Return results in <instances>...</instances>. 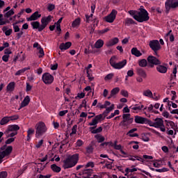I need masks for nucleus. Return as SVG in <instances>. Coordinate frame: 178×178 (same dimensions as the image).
Listing matches in <instances>:
<instances>
[{
  "mask_svg": "<svg viewBox=\"0 0 178 178\" xmlns=\"http://www.w3.org/2000/svg\"><path fill=\"white\" fill-rule=\"evenodd\" d=\"M52 177L51 175H40L38 178H51Z\"/></svg>",
  "mask_w": 178,
  "mask_h": 178,
  "instance_id": "64",
  "label": "nucleus"
},
{
  "mask_svg": "<svg viewBox=\"0 0 178 178\" xmlns=\"http://www.w3.org/2000/svg\"><path fill=\"white\" fill-rule=\"evenodd\" d=\"M8 177V172L6 171L0 172V178H6Z\"/></svg>",
  "mask_w": 178,
  "mask_h": 178,
  "instance_id": "55",
  "label": "nucleus"
},
{
  "mask_svg": "<svg viewBox=\"0 0 178 178\" xmlns=\"http://www.w3.org/2000/svg\"><path fill=\"white\" fill-rule=\"evenodd\" d=\"M133 122H134V120H129L128 121H121L120 122V126H122V127H124V129H129V127H130V124H131V123H133Z\"/></svg>",
  "mask_w": 178,
  "mask_h": 178,
  "instance_id": "19",
  "label": "nucleus"
},
{
  "mask_svg": "<svg viewBox=\"0 0 178 178\" xmlns=\"http://www.w3.org/2000/svg\"><path fill=\"white\" fill-rule=\"evenodd\" d=\"M95 138L97 140L98 143H104V141H105V137L102 136L101 134L95 135Z\"/></svg>",
  "mask_w": 178,
  "mask_h": 178,
  "instance_id": "36",
  "label": "nucleus"
},
{
  "mask_svg": "<svg viewBox=\"0 0 178 178\" xmlns=\"http://www.w3.org/2000/svg\"><path fill=\"white\" fill-rule=\"evenodd\" d=\"M89 130L91 131L92 134H98V133H101L102 131V127H99L98 128H97V126L90 127Z\"/></svg>",
  "mask_w": 178,
  "mask_h": 178,
  "instance_id": "20",
  "label": "nucleus"
},
{
  "mask_svg": "<svg viewBox=\"0 0 178 178\" xmlns=\"http://www.w3.org/2000/svg\"><path fill=\"white\" fill-rule=\"evenodd\" d=\"M121 95H122L123 97H125L126 98H127V97H129V92H127V90H121Z\"/></svg>",
  "mask_w": 178,
  "mask_h": 178,
  "instance_id": "62",
  "label": "nucleus"
},
{
  "mask_svg": "<svg viewBox=\"0 0 178 178\" xmlns=\"http://www.w3.org/2000/svg\"><path fill=\"white\" fill-rule=\"evenodd\" d=\"M109 63L113 69H117L118 70H120V69H123L126 65H127V60L124 59L118 63L115 62V59L113 57H111L109 60Z\"/></svg>",
  "mask_w": 178,
  "mask_h": 178,
  "instance_id": "4",
  "label": "nucleus"
},
{
  "mask_svg": "<svg viewBox=\"0 0 178 178\" xmlns=\"http://www.w3.org/2000/svg\"><path fill=\"white\" fill-rule=\"evenodd\" d=\"M31 25L33 30L38 29L39 32L42 31V30L40 31V29H41V24H40V22H38V21L32 22H31Z\"/></svg>",
  "mask_w": 178,
  "mask_h": 178,
  "instance_id": "21",
  "label": "nucleus"
},
{
  "mask_svg": "<svg viewBox=\"0 0 178 178\" xmlns=\"http://www.w3.org/2000/svg\"><path fill=\"white\" fill-rule=\"evenodd\" d=\"M30 104V97L29 95L26 96L24 99V100L22 102L19 109H22V108H24V106H27Z\"/></svg>",
  "mask_w": 178,
  "mask_h": 178,
  "instance_id": "18",
  "label": "nucleus"
},
{
  "mask_svg": "<svg viewBox=\"0 0 178 178\" xmlns=\"http://www.w3.org/2000/svg\"><path fill=\"white\" fill-rule=\"evenodd\" d=\"M97 123H98V122H97V120L95 118H93L92 120V122L89 123V126H95H95H97Z\"/></svg>",
  "mask_w": 178,
  "mask_h": 178,
  "instance_id": "63",
  "label": "nucleus"
},
{
  "mask_svg": "<svg viewBox=\"0 0 178 178\" xmlns=\"http://www.w3.org/2000/svg\"><path fill=\"white\" fill-rule=\"evenodd\" d=\"M116 15H118V10L113 9L111 13L104 17L105 22L107 23H113L115 22V19H116Z\"/></svg>",
  "mask_w": 178,
  "mask_h": 178,
  "instance_id": "10",
  "label": "nucleus"
},
{
  "mask_svg": "<svg viewBox=\"0 0 178 178\" xmlns=\"http://www.w3.org/2000/svg\"><path fill=\"white\" fill-rule=\"evenodd\" d=\"M110 145H111V147H113L115 149H117L118 151H120V149H122V145H118V141H115L114 144L112 142H110Z\"/></svg>",
  "mask_w": 178,
  "mask_h": 178,
  "instance_id": "34",
  "label": "nucleus"
},
{
  "mask_svg": "<svg viewBox=\"0 0 178 178\" xmlns=\"http://www.w3.org/2000/svg\"><path fill=\"white\" fill-rule=\"evenodd\" d=\"M10 56H9V55H6V54H5V55H3V56H2V60L3 61V62H8L9 61V58H10Z\"/></svg>",
  "mask_w": 178,
  "mask_h": 178,
  "instance_id": "59",
  "label": "nucleus"
},
{
  "mask_svg": "<svg viewBox=\"0 0 178 178\" xmlns=\"http://www.w3.org/2000/svg\"><path fill=\"white\" fill-rule=\"evenodd\" d=\"M34 133H35V130L33 128H29L27 131V136H26V141L30 143L31 141V138L33 137Z\"/></svg>",
  "mask_w": 178,
  "mask_h": 178,
  "instance_id": "17",
  "label": "nucleus"
},
{
  "mask_svg": "<svg viewBox=\"0 0 178 178\" xmlns=\"http://www.w3.org/2000/svg\"><path fill=\"white\" fill-rule=\"evenodd\" d=\"M156 70L159 73L165 74L168 72V67L160 64L157 65Z\"/></svg>",
  "mask_w": 178,
  "mask_h": 178,
  "instance_id": "22",
  "label": "nucleus"
},
{
  "mask_svg": "<svg viewBox=\"0 0 178 178\" xmlns=\"http://www.w3.org/2000/svg\"><path fill=\"white\" fill-rule=\"evenodd\" d=\"M23 34H24V32H23V30H22V29H21V31L19 30V33H17L16 34L15 40H20V38H22V35H23Z\"/></svg>",
  "mask_w": 178,
  "mask_h": 178,
  "instance_id": "50",
  "label": "nucleus"
},
{
  "mask_svg": "<svg viewBox=\"0 0 178 178\" xmlns=\"http://www.w3.org/2000/svg\"><path fill=\"white\" fill-rule=\"evenodd\" d=\"M96 122H100V120H104V114H99L95 117Z\"/></svg>",
  "mask_w": 178,
  "mask_h": 178,
  "instance_id": "49",
  "label": "nucleus"
},
{
  "mask_svg": "<svg viewBox=\"0 0 178 178\" xmlns=\"http://www.w3.org/2000/svg\"><path fill=\"white\" fill-rule=\"evenodd\" d=\"M38 51H39V54L40 55L38 56V58H42V56H44V55H45V54L44 53V49H42V47H41V46H40L38 48Z\"/></svg>",
  "mask_w": 178,
  "mask_h": 178,
  "instance_id": "48",
  "label": "nucleus"
},
{
  "mask_svg": "<svg viewBox=\"0 0 178 178\" xmlns=\"http://www.w3.org/2000/svg\"><path fill=\"white\" fill-rule=\"evenodd\" d=\"M130 109H132L133 111H141V109H143V108H144V105H140L139 106L138 104H136L134 106H131Z\"/></svg>",
  "mask_w": 178,
  "mask_h": 178,
  "instance_id": "33",
  "label": "nucleus"
},
{
  "mask_svg": "<svg viewBox=\"0 0 178 178\" xmlns=\"http://www.w3.org/2000/svg\"><path fill=\"white\" fill-rule=\"evenodd\" d=\"M147 62L149 67H154V65L158 66V65H161L162 63L159 59L154 56H149L147 57Z\"/></svg>",
  "mask_w": 178,
  "mask_h": 178,
  "instance_id": "8",
  "label": "nucleus"
},
{
  "mask_svg": "<svg viewBox=\"0 0 178 178\" xmlns=\"http://www.w3.org/2000/svg\"><path fill=\"white\" fill-rule=\"evenodd\" d=\"M41 17V14L38 11L33 13L29 17L27 18L28 22H35V20H38Z\"/></svg>",
  "mask_w": 178,
  "mask_h": 178,
  "instance_id": "13",
  "label": "nucleus"
},
{
  "mask_svg": "<svg viewBox=\"0 0 178 178\" xmlns=\"http://www.w3.org/2000/svg\"><path fill=\"white\" fill-rule=\"evenodd\" d=\"M131 54L132 55H134L135 56H137V58L141 56L143 54H141V51L137 49V47H134L131 49Z\"/></svg>",
  "mask_w": 178,
  "mask_h": 178,
  "instance_id": "29",
  "label": "nucleus"
},
{
  "mask_svg": "<svg viewBox=\"0 0 178 178\" xmlns=\"http://www.w3.org/2000/svg\"><path fill=\"white\" fill-rule=\"evenodd\" d=\"M113 76H115V74H113V73H110V74H107L104 77L105 81H108V80H112V79H113Z\"/></svg>",
  "mask_w": 178,
  "mask_h": 178,
  "instance_id": "46",
  "label": "nucleus"
},
{
  "mask_svg": "<svg viewBox=\"0 0 178 178\" xmlns=\"http://www.w3.org/2000/svg\"><path fill=\"white\" fill-rule=\"evenodd\" d=\"M86 154L88 155H90L91 154H92V152H94V147L92 146V145H90L89 146H88L86 148Z\"/></svg>",
  "mask_w": 178,
  "mask_h": 178,
  "instance_id": "40",
  "label": "nucleus"
},
{
  "mask_svg": "<svg viewBox=\"0 0 178 178\" xmlns=\"http://www.w3.org/2000/svg\"><path fill=\"white\" fill-rule=\"evenodd\" d=\"M12 151H13V147L8 146L5 150L0 152V154H1L2 158H5V156H8L10 154H12Z\"/></svg>",
  "mask_w": 178,
  "mask_h": 178,
  "instance_id": "14",
  "label": "nucleus"
},
{
  "mask_svg": "<svg viewBox=\"0 0 178 178\" xmlns=\"http://www.w3.org/2000/svg\"><path fill=\"white\" fill-rule=\"evenodd\" d=\"M51 169L53 170V172H55L56 173H59L60 172L61 168L60 167L56 165V164H52L51 165Z\"/></svg>",
  "mask_w": 178,
  "mask_h": 178,
  "instance_id": "32",
  "label": "nucleus"
},
{
  "mask_svg": "<svg viewBox=\"0 0 178 178\" xmlns=\"http://www.w3.org/2000/svg\"><path fill=\"white\" fill-rule=\"evenodd\" d=\"M8 119L10 121H13V120H17V119H19V115H12V116H8Z\"/></svg>",
  "mask_w": 178,
  "mask_h": 178,
  "instance_id": "57",
  "label": "nucleus"
},
{
  "mask_svg": "<svg viewBox=\"0 0 178 178\" xmlns=\"http://www.w3.org/2000/svg\"><path fill=\"white\" fill-rule=\"evenodd\" d=\"M92 172V170L91 169H86V170H84L83 172H82V175H87V176H83L82 177L83 178H92L91 177V172Z\"/></svg>",
  "mask_w": 178,
  "mask_h": 178,
  "instance_id": "27",
  "label": "nucleus"
},
{
  "mask_svg": "<svg viewBox=\"0 0 178 178\" xmlns=\"http://www.w3.org/2000/svg\"><path fill=\"white\" fill-rule=\"evenodd\" d=\"M102 47H104V40L99 39L95 43V47H96L97 49H99V48H102Z\"/></svg>",
  "mask_w": 178,
  "mask_h": 178,
  "instance_id": "31",
  "label": "nucleus"
},
{
  "mask_svg": "<svg viewBox=\"0 0 178 178\" xmlns=\"http://www.w3.org/2000/svg\"><path fill=\"white\" fill-rule=\"evenodd\" d=\"M51 22H52V15H49L47 17H42L41 19L42 24L39 31L44 30L45 27H47V26H48V24L51 23Z\"/></svg>",
  "mask_w": 178,
  "mask_h": 178,
  "instance_id": "9",
  "label": "nucleus"
},
{
  "mask_svg": "<svg viewBox=\"0 0 178 178\" xmlns=\"http://www.w3.org/2000/svg\"><path fill=\"white\" fill-rule=\"evenodd\" d=\"M147 121H148V118H145L144 117H141L139 115H136L134 117V122L138 124H147Z\"/></svg>",
  "mask_w": 178,
  "mask_h": 178,
  "instance_id": "12",
  "label": "nucleus"
},
{
  "mask_svg": "<svg viewBox=\"0 0 178 178\" xmlns=\"http://www.w3.org/2000/svg\"><path fill=\"white\" fill-rule=\"evenodd\" d=\"M35 138H40V137H42L47 131H48V128H47V125H45V123L42 122H39L36 124L35 126Z\"/></svg>",
  "mask_w": 178,
  "mask_h": 178,
  "instance_id": "3",
  "label": "nucleus"
},
{
  "mask_svg": "<svg viewBox=\"0 0 178 178\" xmlns=\"http://www.w3.org/2000/svg\"><path fill=\"white\" fill-rule=\"evenodd\" d=\"M139 66L140 67H147V65H148V62L145 58L140 60L138 62Z\"/></svg>",
  "mask_w": 178,
  "mask_h": 178,
  "instance_id": "35",
  "label": "nucleus"
},
{
  "mask_svg": "<svg viewBox=\"0 0 178 178\" xmlns=\"http://www.w3.org/2000/svg\"><path fill=\"white\" fill-rule=\"evenodd\" d=\"M164 122H165V123H168V124H170V127H171V129H173V130H176V127H177V126L175 124V122L173 121L165 120Z\"/></svg>",
  "mask_w": 178,
  "mask_h": 178,
  "instance_id": "37",
  "label": "nucleus"
},
{
  "mask_svg": "<svg viewBox=\"0 0 178 178\" xmlns=\"http://www.w3.org/2000/svg\"><path fill=\"white\" fill-rule=\"evenodd\" d=\"M113 163V162H109L108 161H106V168H107V169H112V164Z\"/></svg>",
  "mask_w": 178,
  "mask_h": 178,
  "instance_id": "61",
  "label": "nucleus"
},
{
  "mask_svg": "<svg viewBox=\"0 0 178 178\" xmlns=\"http://www.w3.org/2000/svg\"><path fill=\"white\" fill-rule=\"evenodd\" d=\"M122 119L123 120H122L121 122H127L130 120H134V118H131V115L130 113H124L122 115Z\"/></svg>",
  "mask_w": 178,
  "mask_h": 178,
  "instance_id": "26",
  "label": "nucleus"
},
{
  "mask_svg": "<svg viewBox=\"0 0 178 178\" xmlns=\"http://www.w3.org/2000/svg\"><path fill=\"white\" fill-rule=\"evenodd\" d=\"M72 47V43L70 42H67L65 43H61L59 46V48L62 52L63 51H66V49H69Z\"/></svg>",
  "mask_w": 178,
  "mask_h": 178,
  "instance_id": "16",
  "label": "nucleus"
},
{
  "mask_svg": "<svg viewBox=\"0 0 178 178\" xmlns=\"http://www.w3.org/2000/svg\"><path fill=\"white\" fill-rule=\"evenodd\" d=\"M125 24H127V26L129 24H136V22L131 18H128L125 21Z\"/></svg>",
  "mask_w": 178,
  "mask_h": 178,
  "instance_id": "45",
  "label": "nucleus"
},
{
  "mask_svg": "<svg viewBox=\"0 0 178 178\" xmlns=\"http://www.w3.org/2000/svg\"><path fill=\"white\" fill-rule=\"evenodd\" d=\"M13 15H15V10L13 9H11L4 15V17H6V19H9V17L10 16H13Z\"/></svg>",
  "mask_w": 178,
  "mask_h": 178,
  "instance_id": "41",
  "label": "nucleus"
},
{
  "mask_svg": "<svg viewBox=\"0 0 178 178\" xmlns=\"http://www.w3.org/2000/svg\"><path fill=\"white\" fill-rule=\"evenodd\" d=\"M168 170H169V169L163 168L161 169H156L155 172H159V173H163V172H168Z\"/></svg>",
  "mask_w": 178,
  "mask_h": 178,
  "instance_id": "56",
  "label": "nucleus"
},
{
  "mask_svg": "<svg viewBox=\"0 0 178 178\" xmlns=\"http://www.w3.org/2000/svg\"><path fill=\"white\" fill-rule=\"evenodd\" d=\"M141 140L145 143H148V141H149V137H148L147 134H142Z\"/></svg>",
  "mask_w": 178,
  "mask_h": 178,
  "instance_id": "44",
  "label": "nucleus"
},
{
  "mask_svg": "<svg viewBox=\"0 0 178 178\" xmlns=\"http://www.w3.org/2000/svg\"><path fill=\"white\" fill-rule=\"evenodd\" d=\"M20 130V127L17 124L8 125L7 129L5 131L4 134H8V133L17 132Z\"/></svg>",
  "mask_w": 178,
  "mask_h": 178,
  "instance_id": "11",
  "label": "nucleus"
},
{
  "mask_svg": "<svg viewBox=\"0 0 178 178\" xmlns=\"http://www.w3.org/2000/svg\"><path fill=\"white\" fill-rule=\"evenodd\" d=\"M79 162V154H75L68 157L64 161V169H70L77 165Z\"/></svg>",
  "mask_w": 178,
  "mask_h": 178,
  "instance_id": "2",
  "label": "nucleus"
},
{
  "mask_svg": "<svg viewBox=\"0 0 178 178\" xmlns=\"http://www.w3.org/2000/svg\"><path fill=\"white\" fill-rule=\"evenodd\" d=\"M14 33H19L20 31V28L16 24H13Z\"/></svg>",
  "mask_w": 178,
  "mask_h": 178,
  "instance_id": "54",
  "label": "nucleus"
},
{
  "mask_svg": "<svg viewBox=\"0 0 178 178\" xmlns=\"http://www.w3.org/2000/svg\"><path fill=\"white\" fill-rule=\"evenodd\" d=\"M84 97H86V93L84 92H81V93H78L77 96L75 97V99H81L82 98H84Z\"/></svg>",
  "mask_w": 178,
  "mask_h": 178,
  "instance_id": "51",
  "label": "nucleus"
},
{
  "mask_svg": "<svg viewBox=\"0 0 178 178\" xmlns=\"http://www.w3.org/2000/svg\"><path fill=\"white\" fill-rule=\"evenodd\" d=\"M15 82H10L7 86V91H13V90H15Z\"/></svg>",
  "mask_w": 178,
  "mask_h": 178,
  "instance_id": "42",
  "label": "nucleus"
},
{
  "mask_svg": "<svg viewBox=\"0 0 178 178\" xmlns=\"http://www.w3.org/2000/svg\"><path fill=\"white\" fill-rule=\"evenodd\" d=\"M120 91V89L119 88H115L111 91V97H115L116 94H118Z\"/></svg>",
  "mask_w": 178,
  "mask_h": 178,
  "instance_id": "43",
  "label": "nucleus"
},
{
  "mask_svg": "<svg viewBox=\"0 0 178 178\" xmlns=\"http://www.w3.org/2000/svg\"><path fill=\"white\" fill-rule=\"evenodd\" d=\"M153 124H154L153 126H154V127H155V129H159V127H161V126H163V119L156 118L154 120Z\"/></svg>",
  "mask_w": 178,
  "mask_h": 178,
  "instance_id": "15",
  "label": "nucleus"
},
{
  "mask_svg": "<svg viewBox=\"0 0 178 178\" xmlns=\"http://www.w3.org/2000/svg\"><path fill=\"white\" fill-rule=\"evenodd\" d=\"M6 136L7 138H9V137H11V138H13V137H15V136H17V132H10L8 134H4Z\"/></svg>",
  "mask_w": 178,
  "mask_h": 178,
  "instance_id": "47",
  "label": "nucleus"
},
{
  "mask_svg": "<svg viewBox=\"0 0 178 178\" xmlns=\"http://www.w3.org/2000/svg\"><path fill=\"white\" fill-rule=\"evenodd\" d=\"M15 138H16L15 137L8 138L7 140H6V145L12 144V143L15 141Z\"/></svg>",
  "mask_w": 178,
  "mask_h": 178,
  "instance_id": "60",
  "label": "nucleus"
},
{
  "mask_svg": "<svg viewBox=\"0 0 178 178\" xmlns=\"http://www.w3.org/2000/svg\"><path fill=\"white\" fill-rule=\"evenodd\" d=\"M113 109H115V104H111L110 107L106 108V111H104L102 115H103V116L105 118L108 116L109 113L112 112Z\"/></svg>",
  "mask_w": 178,
  "mask_h": 178,
  "instance_id": "24",
  "label": "nucleus"
},
{
  "mask_svg": "<svg viewBox=\"0 0 178 178\" xmlns=\"http://www.w3.org/2000/svg\"><path fill=\"white\" fill-rule=\"evenodd\" d=\"M149 47L154 52V55H156L158 54V51L161 50V48L159 41L156 40H151L149 43Z\"/></svg>",
  "mask_w": 178,
  "mask_h": 178,
  "instance_id": "6",
  "label": "nucleus"
},
{
  "mask_svg": "<svg viewBox=\"0 0 178 178\" xmlns=\"http://www.w3.org/2000/svg\"><path fill=\"white\" fill-rule=\"evenodd\" d=\"M86 74L89 81H92V80H94V77H92V74L90 72V71H86Z\"/></svg>",
  "mask_w": 178,
  "mask_h": 178,
  "instance_id": "53",
  "label": "nucleus"
},
{
  "mask_svg": "<svg viewBox=\"0 0 178 178\" xmlns=\"http://www.w3.org/2000/svg\"><path fill=\"white\" fill-rule=\"evenodd\" d=\"M137 128H134L130 129L127 133V136L128 137H138V134L134 133L135 131H137Z\"/></svg>",
  "mask_w": 178,
  "mask_h": 178,
  "instance_id": "23",
  "label": "nucleus"
},
{
  "mask_svg": "<svg viewBox=\"0 0 178 178\" xmlns=\"http://www.w3.org/2000/svg\"><path fill=\"white\" fill-rule=\"evenodd\" d=\"M10 122L9 116L3 117L0 121V125L5 126V124H8Z\"/></svg>",
  "mask_w": 178,
  "mask_h": 178,
  "instance_id": "30",
  "label": "nucleus"
},
{
  "mask_svg": "<svg viewBox=\"0 0 178 178\" xmlns=\"http://www.w3.org/2000/svg\"><path fill=\"white\" fill-rule=\"evenodd\" d=\"M143 95L145 97H148V98H152V91L149 89L143 91Z\"/></svg>",
  "mask_w": 178,
  "mask_h": 178,
  "instance_id": "39",
  "label": "nucleus"
},
{
  "mask_svg": "<svg viewBox=\"0 0 178 178\" xmlns=\"http://www.w3.org/2000/svg\"><path fill=\"white\" fill-rule=\"evenodd\" d=\"M54 9H55V5L54 4H52V3L48 4L47 10L49 12H52V10H54Z\"/></svg>",
  "mask_w": 178,
  "mask_h": 178,
  "instance_id": "52",
  "label": "nucleus"
},
{
  "mask_svg": "<svg viewBox=\"0 0 178 178\" xmlns=\"http://www.w3.org/2000/svg\"><path fill=\"white\" fill-rule=\"evenodd\" d=\"M26 72V69H21L19 70H18L16 73H15V76H20V74H23V73H24Z\"/></svg>",
  "mask_w": 178,
  "mask_h": 178,
  "instance_id": "58",
  "label": "nucleus"
},
{
  "mask_svg": "<svg viewBox=\"0 0 178 178\" xmlns=\"http://www.w3.org/2000/svg\"><path fill=\"white\" fill-rule=\"evenodd\" d=\"M129 13L138 23H144V22L149 20V14L144 8H141L140 11L131 10Z\"/></svg>",
  "mask_w": 178,
  "mask_h": 178,
  "instance_id": "1",
  "label": "nucleus"
},
{
  "mask_svg": "<svg viewBox=\"0 0 178 178\" xmlns=\"http://www.w3.org/2000/svg\"><path fill=\"white\" fill-rule=\"evenodd\" d=\"M165 13H169L171 9L178 8V0H166L165 2Z\"/></svg>",
  "mask_w": 178,
  "mask_h": 178,
  "instance_id": "5",
  "label": "nucleus"
},
{
  "mask_svg": "<svg viewBox=\"0 0 178 178\" xmlns=\"http://www.w3.org/2000/svg\"><path fill=\"white\" fill-rule=\"evenodd\" d=\"M42 80L44 84L49 86L54 83V76L49 72L44 73L42 76Z\"/></svg>",
  "mask_w": 178,
  "mask_h": 178,
  "instance_id": "7",
  "label": "nucleus"
},
{
  "mask_svg": "<svg viewBox=\"0 0 178 178\" xmlns=\"http://www.w3.org/2000/svg\"><path fill=\"white\" fill-rule=\"evenodd\" d=\"M81 19L80 18H76L75 19L73 22L72 23V27H77V26H80V23H81Z\"/></svg>",
  "mask_w": 178,
  "mask_h": 178,
  "instance_id": "38",
  "label": "nucleus"
},
{
  "mask_svg": "<svg viewBox=\"0 0 178 178\" xmlns=\"http://www.w3.org/2000/svg\"><path fill=\"white\" fill-rule=\"evenodd\" d=\"M137 74L138 76H140V77H143V79L147 77V73H145V71L143 68H137Z\"/></svg>",
  "mask_w": 178,
  "mask_h": 178,
  "instance_id": "28",
  "label": "nucleus"
},
{
  "mask_svg": "<svg viewBox=\"0 0 178 178\" xmlns=\"http://www.w3.org/2000/svg\"><path fill=\"white\" fill-rule=\"evenodd\" d=\"M118 42H119V38H114L108 41V42L107 44V47H113V45H116V44H118Z\"/></svg>",
  "mask_w": 178,
  "mask_h": 178,
  "instance_id": "25",
  "label": "nucleus"
}]
</instances>
